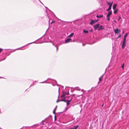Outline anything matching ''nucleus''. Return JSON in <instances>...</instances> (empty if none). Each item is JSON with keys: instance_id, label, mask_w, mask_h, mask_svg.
<instances>
[{"instance_id": "obj_1", "label": "nucleus", "mask_w": 129, "mask_h": 129, "mask_svg": "<svg viewBox=\"0 0 129 129\" xmlns=\"http://www.w3.org/2000/svg\"><path fill=\"white\" fill-rule=\"evenodd\" d=\"M112 12L111 11H110L109 12L108 14L107 15V19L108 21L110 20V17H109L110 15L112 14Z\"/></svg>"}, {"instance_id": "obj_2", "label": "nucleus", "mask_w": 129, "mask_h": 129, "mask_svg": "<svg viewBox=\"0 0 129 129\" xmlns=\"http://www.w3.org/2000/svg\"><path fill=\"white\" fill-rule=\"evenodd\" d=\"M114 31L115 34H118L120 32V29H119L118 28L114 30Z\"/></svg>"}, {"instance_id": "obj_3", "label": "nucleus", "mask_w": 129, "mask_h": 129, "mask_svg": "<svg viewBox=\"0 0 129 129\" xmlns=\"http://www.w3.org/2000/svg\"><path fill=\"white\" fill-rule=\"evenodd\" d=\"M100 24L99 23H98L94 25L93 26V27H94V29L95 30H96L97 29H98V28L99 26H100Z\"/></svg>"}, {"instance_id": "obj_4", "label": "nucleus", "mask_w": 129, "mask_h": 129, "mask_svg": "<svg viewBox=\"0 0 129 129\" xmlns=\"http://www.w3.org/2000/svg\"><path fill=\"white\" fill-rule=\"evenodd\" d=\"M73 99L72 97L71 99L69 100H67L66 102L67 103V105L68 106L70 104V102Z\"/></svg>"}, {"instance_id": "obj_5", "label": "nucleus", "mask_w": 129, "mask_h": 129, "mask_svg": "<svg viewBox=\"0 0 129 129\" xmlns=\"http://www.w3.org/2000/svg\"><path fill=\"white\" fill-rule=\"evenodd\" d=\"M103 29H104V28L103 27V26L102 25H101L98 28V31H100Z\"/></svg>"}, {"instance_id": "obj_6", "label": "nucleus", "mask_w": 129, "mask_h": 129, "mask_svg": "<svg viewBox=\"0 0 129 129\" xmlns=\"http://www.w3.org/2000/svg\"><path fill=\"white\" fill-rule=\"evenodd\" d=\"M91 22L90 23V24L91 25H93V24L94 23L96 22V21L94 20H91Z\"/></svg>"}, {"instance_id": "obj_7", "label": "nucleus", "mask_w": 129, "mask_h": 129, "mask_svg": "<svg viewBox=\"0 0 129 129\" xmlns=\"http://www.w3.org/2000/svg\"><path fill=\"white\" fill-rule=\"evenodd\" d=\"M107 3L109 5V7H112V5L113 2H112V3H110V2H107Z\"/></svg>"}, {"instance_id": "obj_8", "label": "nucleus", "mask_w": 129, "mask_h": 129, "mask_svg": "<svg viewBox=\"0 0 129 129\" xmlns=\"http://www.w3.org/2000/svg\"><path fill=\"white\" fill-rule=\"evenodd\" d=\"M65 98H64L63 99L61 100H59V101H57V102H60V101H64V102H66V101L67 100H65Z\"/></svg>"}, {"instance_id": "obj_9", "label": "nucleus", "mask_w": 129, "mask_h": 129, "mask_svg": "<svg viewBox=\"0 0 129 129\" xmlns=\"http://www.w3.org/2000/svg\"><path fill=\"white\" fill-rule=\"evenodd\" d=\"M71 38L68 39L65 41L66 43H67L69 42L71 40Z\"/></svg>"}, {"instance_id": "obj_10", "label": "nucleus", "mask_w": 129, "mask_h": 129, "mask_svg": "<svg viewBox=\"0 0 129 129\" xmlns=\"http://www.w3.org/2000/svg\"><path fill=\"white\" fill-rule=\"evenodd\" d=\"M125 43L123 42L122 46V49H123L125 46Z\"/></svg>"}, {"instance_id": "obj_11", "label": "nucleus", "mask_w": 129, "mask_h": 129, "mask_svg": "<svg viewBox=\"0 0 129 129\" xmlns=\"http://www.w3.org/2000/svg\"><path fill=\"white\" fill-rule=\"evenodd\" d=\"M103 15H97L96 17L98 18H100L103 17Z\"/></svg>"}, {"instance_id": "obj_12", "label": "nucleus", "mask_w": 129, "mask_h": 129, "mask_svg": "<svg viewBox=\"0 0 129 129\" xmlns=\"http://www.w3.org/2000/svg\"><path fill=\"white\" fill-rule=\"evenodd\" d=\"M74 35V33H72L70 35L68 36V37H72Z\"/></svg>"}, {"instance_id": "obj_13", "label": "nucleus", "mask_w": 129, "mask_h": 129, "mask_svg": "<svg viewBox=\"0 0 129 129\" xmlns=\"http://www.w3.org/2000/svg\"><path fill=\"white\" fill-rule=\"evenodd\" d=\"M65 96L64 94V91H63V94L61 95V97L62 98L64 97Z\"/></svg>"}, {"instance_id": "obj_14", "label": "nucleus", "mask_w": 129, "mask_h": 129, "mask_svg": "<svg viewBox=\"0 0 129 129\" xmlns=\"http://www.w3.org/2000/svg\"><path fill=\"white\" fill-rule=\"evenodd\" d=\"M56 108H57V106H56V107L54 108V109L53 110V113L54 114H55V112L56 110Z\"/></svg>"}, {"instance_id": "obj_15", "label": "nucleus", "mask_w": 129, "mask_h": 129, "mask_svg": "<svg viewBox=\"0 0 129 129\" xmlns=\"http://www.w3.org/2000/svg\"><path fill=\"white\" fill-rule=\"evenodd\" d=\"M116 4H115L113 5V9H116Z\"/></svg>"}, {"instance_id": "obj_16", "label": "nucleus", "mask_w": 129, "mask_h": 129, "mask_svg": "<svg viewBox=\"0 0 129 129\" xmlns=\"http://www.w3.org/2000/svg\"><path fill=\"white\" fill-rule=\"evenodd\" d=\"M78 127V125H77L74 127L73 128H70L69 129H77V128Z\"/></svg>"}, {"instance_id": "obj_17", "label": "nucleus", "mask_w": 129, "mask_h": 129, "mask_svg": "<svg viewBox=\"0 0 129 129\" xmlns=\"http://www.w3.org/2000/svg\"><path fill=\"white\" fill-rule=\"evenodd\" d=\"M83 31L84 32V33H88V31L85 30V29L83 30Z\"/></svg>"}, {"instance_id": "obj_18", "label": "nucleus", "mask_w": 129, "mask_h": 129, "mask_svg": "<svg viewBox=\"0 0 129 129\" xmlns=\"http://www.w3.org/2000/svg\"><path fill=\"white\" fill-rule=\"evenodd\" d=\"M102 76L101 77L99 78V80L100 82H101L102 80Z\"/></svg>"}, {"instance_id": "obj_19", "label": "nucleus", "mask_w": 129, "mask_h": 129, "mask_svg": "<svg viewBox=\"0 0 129 129\" xmlns=\"http://www.w3.org/2000/svg\"><path fill=\"white\" fill-rule=\"evenodd\" d=\"M111 7H109V8L107 10V11H108L109 10H110L111 9Z\"/></svg>"}, {"instance_id": "obj_20", "label": "nucleus", "mask_w": 129, "mask_h": 129, "mask_svg": "<svg viewBox=\"0 0 129 129\" xmlns=\"http://www.w3.org/2000/svg\"><path fill=\"white\" fill-rule=\"evenodd\" d=\"M128 33H127L125 35H124V38H126V37H127V34H128Z\"/></svg>"}, {"instance_id": "obj_21", "label": "nucleus", "mask_w": 129, "mask_h": 129, "mask_svg": "<svg viewBox=\"0 0 129 129\" xmlns=\"http://www.w3.org/2000/svg\"><path fill=\"white\" fill-rule=\"evenodd\" d=\"M118 11V10L117 9L116 10H115V11H114V14H116L117 11Z\"/></svg>"}, {"instance_id": "obj_22", "label": "nucleus", "mask_w": 129, "mask_h": 129, "mask_svg": "<svg viewBox=\"0 0 129 129\" xmlns=\"http://www.w3.org/2000/svg\"><path fill=\"white\" fill-rule=\"evenodd\" d=\"M64 94H65V95H68L69 94V92L67 93V92H64Z\"/></svg>"}, {"instance_id": "obj_23", "label": "nucleus", "mask_w": 129, "mask_h": 129, "mask_svg": "<svg viewBox=\"0 0 129 129\" xmlns=\"http://www.w3.org/2000/svg\"><path fill=\"white\" fill-rule=\"evenodd\" d=\"M126 42V38H124L123 42L125 43Z\"/></svg>"}, {"instance_id": "obj_24", "label": "nucleus", "mask_w": 129, "mask_h": 129, "mask_svg": "<svg viewBox=\"0 0 129 129\" xmlns=\"http://www.w3.org/2000/svg\"><path fill=\"white\" fill-rule=\"evenodd\" d=\"M124 66V63H123L122 66V67H121L122 69H123Z\"/></svg>"}, {"instance_id": "obj_25", "label": "nucleus", "mask_w": 129, "mask_h": 129, "mask_svg": "<svg viewBox=\"0 0 129 129\" xmlns=\"http://www.w3.org/2000/svg\"><path fill=\"white\" fill-rule=\"evenodd\" d=\"M3 50V49L0 48V53Z\"/></svg>"}, {"instance_id": "obj_26", "label": "nucleus", "mask_w": 129, "mask_h": 129, "mask_svg": "<svg viewBox=\"0 0 129 129\" xmlns=\"http://www.w3.org/2000/svg\"><path fill=\"white\" fill-rule=\"evenodd\" d=\"M121 35H120L119 36H118V38H120V37H121Z\"/></svg>"}, {"instance_id": "obj_27", "label": "nucleus", "mask_w": 129, "mask_h": 129, "mask_svg": "<svg viewBox=\"0 0 129 129\" xmlns=\"http://www.w3.org/2000/svg\"><path fill=\"white\" fill-rule=\"evenodd\" d=\"M34 3L36 4L37 3V1L36 0H35L34 1Z\"/></svg>"}, {"instance_id": "obj_28", "label": "nucleus", "mask_w": 129, "mask_h": 129, "mask_svg": "<svg viewBox=\"0 0 129 129\" xmlns=\"http://www.w3.org/2000/svg\"><path fill=\"white\" fill-rule=\"evenodd\" d=\"M55 22V21H53L51 22V23H52Z\"/></svg>"}, {"instance_id": "obj_29", "label": "nucleus", "mask_w": 129, "mask_h": 129, "mask_svg": "<svg viewBox=\"0 0 129 129\" xmlns=\"http://www.w3.org/2000/svg\"><path fill=\"white\" fill-rule=\"evenodd\" d=\"M121 18V17H119V19H120Z\"/></svg>"}, {"instance_id": "obj_30", "label": "nucleus", "mask_w": 129, "mask_h": 129, "mask_svg": "<svg viewBox=\"0 0 129 129\" xmlns=\"http://www.w3.org/2000/svg\"><path fill=\"white\" fill-rule=\"evenodd\" d=\"M103 105H104V104H103L102 105V107H103Z\"/></svg>"}, {"instance_id": "obj_31", "label": "nucleus", "mask_w": 129, "mask_h": 129, "mask_svg": "<svg viewBox=\"0 0 129 129\" xmlns=\"http://www.w3.org/2000/svg\"><path fill=\"white\" fill-rule=\"evenodd\" d=\"M114 22H116V21H114Z\"/></svg>"}, {"instance_id": "obj_32", "label": "nucleus", "mask_w": 129, "mask_h": 129, "mask_svg": "<svg viewBox=\"0 0 129 129\" xmlns=\"http://www.w3.org/2000/svg\"><path fill=\"white\" fill-rule=\"evenodd\" d=\"M55 118H56V116H55Z\"/></svg>"}, {"instance_id": "obj_33", "label": "nucleus", "mask_w": 129, "mask_h": 129, "mask_svg": "<svg viewBox=\"0 0 129 129\" xmlns=\"http://www.w3.org/2000/svg\"><path fill=\"white\" fill-rule=\"evenodd\" d=\"M92 31V30H91V31Z\"/></svg>"}, {"instance_id": "obj_34", "label": "nucleus", "mask_w": 129, "mask_h": 129, "mask_svg": "<svg viewBox=\"0 0 129 129\" xmlns=\"http://www.w3.org/2000/svg\"><path fill=\"white\" fill-rule=\"evenodd\" d=\"M128 7H129V6H128Z\"/></svg>"}]
</instances>
